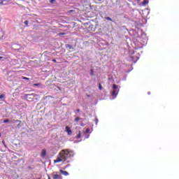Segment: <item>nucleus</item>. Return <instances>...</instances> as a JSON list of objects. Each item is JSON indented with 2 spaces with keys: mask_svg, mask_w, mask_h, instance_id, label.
Segmentation results:
<instances>
[{
  "mask_svg": "<svg viewBox=\"0 0 179 179\" xmlns=\"http://www.w3.org/2000/svg\"><path fill=\"white\" fill-rule=\"evenodd\" d=\"M69 151L68 150H62L56 159L54 160V163H61V162H66L69 159Z\"/></svg>",
  "mask_w": 179,
  "mask_h": 179,
  "instance_id": "1",
  "label": "nucleus"
},
{
  "mask_svg": "<svg viewBox=\"0 0 179 179\" xmlns=\"http://www.w3.org/2000/svg\"><path fill=\"white\" fill-rule=\"evenodd\" d=\"M117 94H118V87L117 86V85L113 84V92L111 93V96L113 97H117Z\"/></svg>",
  "mask_w": 179,
  "mask_h": 179,
  "instance_id": "2",
  "label": "nucleus"
},
{
  "mask_svg": "<svg viewBox=\"0 0 179 179\" xmlns=\"http://www.w3.org/2000/svg\"><path fill=\"white\" fill-rule=\"evenodd\" d=\"M52 177L53 179H62V176L58 174V172L55 171L52 173Z\"/></svg>",
  "mask_w": 179,
  "mask_h": 179,
  "instance_id": "3",
  "label": "nucleus"
},
{
  "mask_svg": "<svg viewBox=\"0 0 179 179\" xmlns=\"http://www.w3.org/2000/svg\"><path fill=\"white\" fill-rule=\"evenodd\" d=\"M47 156V150L43 149L41 152V157H45Z\"/></svg>",
  "mask_w": 179,
  "mask_h": 179,
  "instance_id": "4",
  "label": "nucleus"
},
{
  "mask_svg": "<svg viewBox=\"0 0 179 179\" xmlns=\"http://www.w3.org/2000/svg\"><path fill=\"white\" fill-rule=\"evenodd\" d=\"M66 131L67 132L68 135H72V130H71L69 127H66Z\"/></svg>",
  "mask_w": 179,
  "mask_h": 179,
  "instance_id": "5",
  "label": "nucleus"
},
{
  "mask_svg": "<svg viewBox=\"0 0 179 179\" xmlns=\"http://www.w3.org/2000/svg\"><path fill=\"white\" fill-rule=\"evenodd\" d=\"M59 172L62 173V174H63V176H69V173H68V171H64V170H62V169H60L59 170Z\"/></svg>",
  "mask_w": 179,
  "mask_h": 179,
  "instance_id": "6",
  "label": "nucleus"
},
{
  "mask_svg": "<svg viewBox=\"0 0 179 179\" xmlns=\"http://www.w3.org/2000/svg\"><path fill=\"white\" fill-rule=\"evenodd\" d=\"M148 3H149V1L148 0H143L142 2V5H143V6H146Z\"/></svg>",
  "mask_w": 179,
  "mask_h": 179,
  "instance_id": "7",
  "label": "nucleus"
},
{
  "mask_svg": "<svg viewBox=\"0 0 179 179\" xmlns=\"http://www.w3.org/2000/svg\"><path fill=\"white\" fill-rule=\"evenodd\" d=\"M82 136V133L80 131H78V135L76 136V139H79Z\"/></svg>",
  "mask_w": 179,
  "mask_h": 179,
  "instance_id": "8",
  "label": "nucleus"
},
{
  "mask_svg": "<svg viewBox=\"0 0 179 179\" xmlns=\"http://www.w3.org/2000/svg\"><path fill=\"white\" fill-rule=\"evenodd\" d=\"M90 75H91V76H93L94 75V69L90 70Z\"/></svg>",
  "mask_w": 179,
  "mask_h": 179,
  "instance_id": "9",
  "label": "nucleus"
},
{
  "mask_svg": "<svg viewBox=\"0 0 179 179\" xmlns=\"http://www.w3.org/2000/svg\"><path fill=\"white\" fill-rule=\"evenodd\" d=\"M74 121H75L76 122H79V121H80V117H76L75 120H74Z\"/></svg>",
  "mask_w": 179,
  "mask_h": 179,
  "instance_id": "10",
  "label": "nucleus"
},
{
  "mask_svg": "<svg viewBox=\"0 0 179 179\" xmlns=\"http://www.w3.org/2000/svg\"><path fill=\"white\" fill-rule=\"evenodd\" d=\"M99 90H103V86L101 85V83L99 84Z\"/></svg>",
  "mask_w": 179,
  "mask_h": 179,
  "instance_id": "11",
  "label": "nucleus"
},
{
  "mask_svg": "<svg viewBox=\"0 0 179 179\" xmlns=\"http://www.w3.org/2000/svg\"><path fill=\"white\" fill-rule=\"evenodd\" d=\"M33 86H35V87L41 86V83L33 84Z\"/></svg>",
  "mask_w": 179,
  "mask_h": 179,
  "instance_id": "12",
  "label": "nucleus"
},
{
  "mask_svg": "<svg viewBox=\"0 0 179 179\" xmlns=\"http://www.w3.org/2000/svg\"><path fill=\"white\" fill-rule=\"evenodd\" d=\"M24 24H25V26H29V21L28 20H25Z\"/></svg>",
  "mask_w": 179,
  "mask_h": 179,
  "instance_id": "13",
  "label": "nucleus"
},
{
  "mask_svg": "<svg viewBox=\"0 0 179 179\" xmlns=\"http://www.w3.org/2000/svg\"><path fill=\"white\" fill-rule=\"evenodd\" d=\"M90 132V129L87 128L85 130V134H89Z\"/></svg>",
  "mask_w": 179,
  "mask_h": 179,
  "instance_id": "14",
  "label": "nucleus"
},
{
  "mask_svg": "<svg viewBox=\"0 0 179 179\" xmlns=\"http://www.w3.org/2000/svg\"><path fill=\"white\" fill-rule=\"evenodd\" d=\"M22 79H24V80H30V78L27 77H22Z\"/></svg>",
  "mask_w": 179,
  "mask_h": 179,
  "instance_id": "15",
  "label": "nucleus"
},
{
  "mask_svg": "<svg viewBox=\"0 0 179 179\" xmlns=\"http://www.w3.org/2000/svg\"><path fill=\"white\" fill-rule=\"evenodd\" d=\"M106 20H110V22H113V19H111L110 17H107Z\"/></svg>",
  "mask_w": 179,
  "mask_h": 179,
  "instance_id": "16",
  "label": "nucleus"
},
{
  "mask_svg": "<svg viewBox=\"0 0 179 179\" xmlns=\"http://www.w3.org/2000/svg\"><path fill=\"white\" fill-rule=\"evenodd\" d=\"M3 98H5V94H1L0 95V99H2Z\"/></svg>",
  "mask_w": 179,
  "mask_h": 179,
  "instance_id": "17",
  "label": "nucleus"
},
{
  "mask_svg": "<svg viewBox=\"0 0 179 179\" xmlns=\"http://www.w3.org/2000/svg\"><path fill=\"white\" fill-rule=\"evenodd\" d=\"M4 124H6L7 122H9V119H6L3 121Z\"/></svg>",
  "mask_w": 179,
  "mask_h": 179,
  "instance_id": "18",
  "label": "nucleus"
},
{
  "mask_svg": "<svg viewBox=\"0 0 179 179\" xmlns=\"http://www.w3.org/2000/svg\"><path fill=\"white\" fill-rule=\"evenodd\" d=\"M50 3H54L55 2V0H50Z\"/></svg>",
  "mask_w": 179,
  "mask_h": 179,
  "instance_id": "19",
  "label": "nucleus"
},
{
  "mask_svg": "<svg viewBox=\"0 0 179 179\" xmlns=\"http://www.w3.org/2000/svg\"><path fill=\"white\" fill-rule=\"evenodd\" d=\"M76 112H77V113H80V109H77V110H76Z\"/></svg>",
  "mask_w": 179,
  "mask_h": 179,
  "instance_id": "20",
  "label": "nucleus"
},
{
  "mask_svg": "<svg viewBox=\"0 0 179 179\" xmlns=\"http://www.w3.org/2000/svg\"><path fill=\"white\" fill-rule=\"evenodd\" d=\"M65 34V33H61L59 34V36H64Z\"/></svg>",
  "mask_w": 179,
  "mask_h": 179,
  "instance_id": "21",
  "label": "nucleus"
},
{
  "mask_svg": "<svg viewBox=\"0 0 179 179\" xmlns=\"http://www.w3.org/2000/svg\"><path fill=\"white\" fill-rule=\"evenodd\" d=\"M15 122H20V123H21L22 122L17 120H15Z\"/></svg>",
  "mask_w": 179,
  "mask_h": 179,
  "instance_id": "22",
  "label": "nucleus"
},
{
  "mask_svg": "<svg viewBox=\"0 0 179 179\" xmlns=\"http://www.w3.org/2000/svg\"><path fill=\"white\" fill-rule=\"evenodd\" d=\"M69 12V13H71L73 12V10H70Z\"/></svg>",
  "mask_w": 179,
  "mask_h": 179,
  "instance_id": "23",
  "label": "nucleus"
},
{
  "mask_svg": "<svg viewBox=\"0 0 179 179\" xmlns=\"http://www.w3.org/2000/svg\"><path fill=\"white\" fill-rule=\"evenodd\" d=\"M29 96H33V94H27V97H29Z\"/></svg>",
  "mask_w": 179,
  "mask_h": 179,
  "instance_id": "24",
  "label": "nucleus"
},
{
  "mask_svg": "<svg viewBox=\"0 0 179 179\" xmlns=\"http://www.w3.org/2000/svg\"><path fill=\"white\" fill-rule=\"evenodd\" d=\"M52 62H57V60L56 59H52Z\"/></svg>",
  "mask_w": 179,
  "mask_h": 179,
  "instance_id": "25",
  "label": "nucleus"
},
{
  "mask_svg": "<svg viewBox=\"0 0 179 179\" xmlns=\"http://www.w3.org/2000/svg\"><path fill=\"white\" fill-rule=\"evenodd\" d=\"M48 179H51V177H50V176H48Z\"/></svg>",
  "mask_w": 179,
  "mask_h": 179,
  "instance_id": "26",
  "label": "nucleus"
},
{
  "mask_svg": "<svg viewBox=\"0 0 179 179\" xmlns=\"http://www.w3.org/2000/svg\"><path fill=\"white\" fill-rule=\"evenodd\" d=\"M3 59V57H0V59Z\"/></svg>",
  "mask_w": 179,
  "mask_h": 179,
  "instance_id": "27",
  "label": "nucleus"
},
{
  "mask_svg": "<svg viewBox=\"0 0 179 179\" xmlns=\"http://www.w3.org/2000/svg\"><path fill=\"white\" fill-rule=\"evenodd\" d=\"M0 3H1V5L3 4V1H1Z\"/></svg>",
  "mask_w": 179,
  "mask_h": 179,
  "instance_id": "28",
  "label": "nucleus"
},
{
  "mask_svg": "<svg viewBox=\"0 0 179 179\" xmlns=\"http://www.w3.org/2000/svg\"><path fill=\"white\" fill-rule=\"evenodd\" d=\"M68 45V47H70V48H71V46L70 45Z\"/></svg>",
  "mask_w": 179,
  "mask_h": 179,
  "instance_id": "29",
  "label": "nucleus"
},
{
  "mask_svg": "<svg viewBox=\"0 0 179 179\" xmlns=\"http://www.w3.org/2000/svg\"><path fill=\"white\" fill-rule=\"evenodd\" d=\"M95 121H96V122H97L99 121V120L96 119Z\"/></svg>",
  "mask_w": 179,
  "mask_h": 179,
  "instance_id": "30",
  "label": "nucleus"
},
{
  "mask_svg": "<svg viewBox=\"0 0 179 179\" xmlns=\"http://www.w3.org/2000/svg\"><path fill=\"white\" fill-rule=\"evenodd\" d=\"M20 124L17 125V128H19V126H20Z\"/></svg>",
  "mask_w": 179,
  "mask_h": 179,
  "instance_id": "31",
  "label": "nucleus"
},
{
  "mask_svg": "<svg viewBox=\"0 0 179 179\" xmlns=\"http://www.w3.org/2000/svg\"><path fill=\"white\" fill-rule=\"evenodd\" d=\"M138 2L141 1V0H137Z\"/></svg>",
  "mask_w": 179,
  "mask_h": 179,
  "instance_id": "32",
  "label": "nucleus"
},
{
  "mask_svg": "<svg viewBox=\"0 0 179 179\" xmlns=\"http://www.w3.org/2000/svg\"><path fill=\"white\" fill-rule=\"evenodd\" d=\"M1 133H0V138H1Z\"/></svg>",
  "mask_w": 179,
  "mask_h": 179,
  "instance_id": "33",
  "label": "nucleus"
},
{
  "mask_svg": "<svg viewBox=\"0 0 179 179\" xmlns=\"http://www.w3.org/2000/svg\"><path fill=\"white\" fill-rule=\"evenodd\" d=\"M98 1H101V0H98Z\"/></svg>",
  "mask_w": 179,
  "mask_h": 179,
  "instance_id": "34",
  "label": "nucleus"
}]
</instances>
